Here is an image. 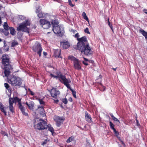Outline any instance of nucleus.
<instances>
[{
  "label": "nucleus",
  "mask_w": 147,
  "mask_h": 147,
  "mask_svg": "<svg viewBox=\"0 0 147 147\" xmlns=\"http://www.w3.org/2000/svg\"><path fill=\"white\" fill-rule=\"evenodd\" d=\"M32 49L34 52H37V54L39 55V57L41 56L42 49L40 44L39 43H35Z\"/></svg>",
  "instance_id": "8"
},
{
  "label": "nucleus",
  "mask_w": 147,
  "mask_h": 147,
  "mask_svg": "<svg viewBox=\"0 0 147 147\" xmlns=\"http://www.w3.org/2000/svg\"><path fill=\"white\" fill-rule=\"evenodd\" d=\"M138 31L139 32L142 34L144 36L145 39L147 40V32L141 28Z\"/></svg>",
  "instance_id": "22"
},
{
  "label": "nucleus",
  "mask_w": 147,
  "mask_h": 147,
  "mask_svg": "<svg viewBox=\"0 0 147 147\" xmlns=\"http://www.w3.org/2000/svg\"><path fill=\"white\" fill-rule=\"evenodd\" d=\"M74 36L77 38L78 41L77 45L73 46L74 49L79 50L82 53H84V54L86 55H89L93 53L86 36L79 38V34L77 33L74 35Z\"/></svg>",
  "instance_id": "1"
},
{
  "label": "nucleus",
  "mask_w": 147,
  "mask_h": 147,
  "mask_svg": "<svg viewBox=\"0 0 147 147\" xmlns=\"http://www.w3.org/2000/svg\"><path fill=\"white\" fill-rule=\"evenodd\" d=\"M74 137L73 136H72L69 137L66 140V142L67 143H69L74 140Z\"/></svg>",
  "instance_id": "34"
},
{
  "label": "nucleus",
  "mask_w": 147,
  "mask_h": 147,
  "mask_svg": "<svg viewBox=\"0 0 147 147\" xmlns=\"http://www.w3.org/2000/svg\"><path fill=\"white\" fill-rule=\"evenodd\" d=\"M109 125L111 128L113 129V131L115 129L114 128L115 125L111 121L109 122Z\"/></svg>",
  "instance_id": "35"
},
{
  "label": "nucleus",
  "mask_w": 147,
  "mask_h": 147,
  "mask_svg": "<svg viewBox=\"0 0 147 147\" xmlns=\"http://www.w3.org/2000/svg\"><path fill=\"white\" fill-rule=\"evenodd\" d=\"M2 23L1 19V17L0 16V24H1Z\"/></svg>",
  "instance_id": "61"
},
{
  "label": "nucleus",
  "mask_w": 147,
  "mask_h": 147,
  "mask_svg": "<svg viewBox=\"0 0 147 147\" xmlns=\"http://www.w3.org/2000/svg\"><path fill=\"white\" fill-rule=\"evenodd\" d=\"M82 16L83 18L86 20L87 21L89 22V19L87 17L86 13L84 12H83L82 14Z\"/></svg>",
  "instance_id": "30"
},
{
  "label": "nucleus",
  "mask_w": 147,
  "mask_h": 147,
  "mask_svg": "<svg viewBox=\"0 0 147 147\" xmlns=\"http://www.w3.org/2000/svg\"><path fill=\"white\" fill-rule=\"evenodd\" d=\"M22 79L18 77L11 75L8 78V82L14 86H20L22 84Z\"/></svg>",
  "instance_id": "2"
},
{
  "label": "nucleus",
  "mask_w": 147,
  "mask_h": 147,
  "mask_svg": "<svg viewBox=\"0 0 147 147\" xmlns=\"http://www.w3.org/2000/svg\"><path fill=\"white\" fill-rule=\"evenodd\" d=\"M8 68H6V67H4L3 69H4V76L7 77V81L8 82V78L11 75H9L11 73L10 70L13 69L12 66H11V68L9 69V67H7Z\"/></svg>",
  "instance_id": "12"
},
{
  "label": "nucleus",
  "mask_w": 147,
  "mask_h": 147,
  "mask_svg": "<svg viewBox=\"0 0 147 147\" xmlns=\"http://www.w3.org/2000/svg\"><path fill=\"white\" fill-rule=\"evenodd\" d=\"M2 41V39L1 38H0V42Z\"/></svg>",
  "instance_id": "63"
},
{
  "label": "nucleus",
  "mask_w": 147,
  "mask_h": 147,
  "mask_svg": "<svg viewBox=\"0 0 147 147\" xmlns=\"http://www.w3.org/2000/svg\"><path fill=\"white\" fill-rule=\"evenodd\" d=\"M85 118L86 121L90 122L91 121L92 118L90 115L88 114V113L86 111L85 112Z\"/></svg>",
  "instance_id": "21"
},
{
  "label": "nucleus",
  "mask_w": 147,
  "mask_h": 147,
  "mask_svg": "<svg viewBox=\"0 0 147 147\" xmlns=\"http://www.w3.org/2000/svg\"><path fill=\"white\" fill-rule=\"evenodd\" d=\"M47 140H46L45 141H44L42 143V145H44L46 143H47Z\"/></svg>",
  "instance_id": "48"
},
{
  "label": "nucleus",
  "mask_w": 147,
  "mask_h": 147,
  "mask_svg": "<svg viewBox=\"0 0 147 147\" xmlns=\"http://www.w3.org/2000/svg\"><path fill=\"white\" fill-rule=\"evenodd\" d=\"M54 55L55 57L62 58L61 55V50L60 49H56L54 51Z\"/></svg>",
  "instance_id": "16"
},
{
  "label": "nucleus",
  "mask_w": 147,
  "mask_h": 147,
  "mask_svg": "<svg viewBox=\"0 0 147 147\" xmlns=\"http://www.w3.org/2000/svg\"><path fill=\"white\" fill-rule=\"evenodd\" d=\"M0 109H3L4 108V107L3 106V105H0Z\"/></svg>",
  "instance_id": "53"
},
{
  "label": "nucleus",
  "mask_w": 147,
  "mask_h": 147,
  "mask_svg": "<svg viewBox=\"0 0 147 147\" xmlns=\"http://www.w3.org/2000/svg\"><path fill=\"white\" fill-rule=\"evenodd\" d=\"M43 55L44 56H46L47 55V53L46 52L44 51L43 52Z\"/></svg>",
  "instance_id": "55"
},
{
  "label": "nucleus",
  "mask_w": 147,
  "mask_h": 147,
  "mask_svg": "<svg viewBox=\"0 0 147 147\" xmlns=\"http://www.w3.org/2000/svg\"><path fill=\"white\" fill-rule=\"evenodd\" d=\"M28 106V108L31 110H33L34 108V103L32 101H30L28 103L27 102L25 103Z\"/></svg>",
  "instance_id": "17"
},
{
  "label": "nucleus",
  "mask_w": 147,
  "mask_h": 147,
  "mask_svg": "<svg viewBox=\"0 0 147 147\" xmlns=\"http://www.w3.org/2000/svg\"><path fill=\"white\" fill-rule=\"evenodd\" d=\"M9 107L10 111L12 113L15 112L14 109L13 105L14 102V100L13 98V99L12 98L10 97L9 98Z\"/></svg>",
  "instance_id": "13"
},
{
  "label": "nucleus",
  "mask_w": 147,
  "mask_h": 147,
  "mask_svg": "<svg viewBox=\"0 0 147 147\" xmlns=\"http://www.w3.org/2000/svg\"><path fill=\"white\" fill-rule=\"evenodd\" d=\"M50 92L51 96L55 99L57 98V96L60 93V92L59 90L54 87L51 90Z\"/></svg>",
  "instance_id": "10"
},
{
  "label": "nucleus",
  "mask_w": 147,
  "mask_h": 147,
  "mask_svg": "<svg viewBox=\"0 0 147 147\" xmlns=\"http://www.w3.org/2000/svg\"><path fill=\"white\" fill-rule=\"evenodd\" d=\"M84 32L86 33L90 34V32L89 31V29L88 28H86L84 30Z\"/></svg>",
  "instance_id": "39"
},
{
  "label": "nucleus",
  "mask_w": 147,
  "mask_h": 147,
  "mask_svg": "<svg viewBox=\"0 0 147 147\" xmlns=\"http://www.w3.org/2000/svg\"><path fill=\"white\" fill-rule=\"evenodd\" d=\"M119 140L121 142V144L123 145V146H125V144L124 143V142L122 141L120 139V140Z\"/></svg>",
  "instance_id": "50"
},
{
  "label": "nucleus",
  "mask_w": 147,
  "mask_h": 147,
  "mask_svg": "<svg viewBox=\"0 0 147 147\" xmlns=\"http://www.w3.org/2000/svg\"><path fill=\"white\" fill-rule=\"evenodd\" d=\"M62 102L65 104H67V100L66 98H63L62 99Z\"/></svg>",
  "instance_id": "42"
},
{
  "label": "nucleus",
  "mask_w": 147,
  "mask_h": 147,
  "mask_svg": "<svg viewBox=\"0 0 147 147\" xmlns=\"http://www.w3.org/2000/svg\"><path fill=\"white\" fill-rule=\"evenodd\" d=\"M63 48L64 49L68 48L70 46V43L67 41H63L61 42Z\"/></svg>",
  "instance_id": "18"
},
{
  "label": "nucleus",
  "mask_w": 147,
  "mask_h": 147,
  "mask_svg": "<svg viewBox=\"0 0 147 147\" xmlns=\"http://www.w3.org/2000/svg\"><path fill=\"white\" fill-rule=\"evenodd\" d=\"M38 109H39V113L42 116L44 117L46 116L44 108L43 107H38Z\"/></svg>",
  "instance_id": "20"
},
{
  "label": "nucleus",
  "mask_w": 147,
  "mask_h": 147,
  "mask_svg": "<svg viewBox=\"0 0 147 147\" xmlns=\"http://www.w3.org/2000/svg\"><path fill=\"white\" fill-rule=\"evenodd\" d=\"M102 76L101 75H100L98 77V78H97L96 79V82L97 83H100V84L102 86V83H100L101 81V78H102Z\"/></svg>",
  "instance_id": "28"
},
{
  "label": "nucleus",
  "mask_w": 147,
  "mask_h": 147,
  "mask_svg": "<svg viewBox=\"0 0 147 147\" xmlns=\"http://www.w3.org/2000/svg\"><path fill=\"white\" fill-rule=\"evenodd\" d=\"M28 90L30 92V94L31 95L33 96L34 95V93L32 91L30 88L28 89Z\"/></svg>",
  "instance_id": "45"
},
{
  "label": "nucleus",
  "mask_w": 147,
  "mask_h": 147,
  "mask_svg": "<svg viewBox=\"0 0 147 147\" xmlns=\"http://www.w3.org/2000/svg\"><path fill=\"white\" fill-rule=\"evenodd\" d=\"M13 99L14 100V102H15V103L17 102L18 103V108L21 110L22 114L24 115L27 116L28 115V114L27 113L25 112V108L22 105L21 103L22 98H20L17 97H14Z\"/></svg>",
  "instance_id": "6"
},
{
  "label": "nucleus",
  "mask_w": 147,
  "mask_h": 147,
  "mask_svg": "<svg viewBox=\"0 0 147 147\" xmlns=\"http://www.w3.org/2000/svg\"><path fill=\"white\" fill-rule=\"evenodd\" d=\"M54 103H58L59 102V100H54Z\"/></svg>",
  "instance_id": "51"
},
{
  "label": "nucleus",
  "mask_w": 147,
  "mask_h": 147,
  "mask_svg": "<svg viewBox=\"0 0 147 147\" xmlns=\"http://www.w3.org/2000/svg\"><path fill=\"white\" fill-rule=\"evenodd\" d=\"M39 22L40 25L45 29H48L51 26L50 22L46 19H41Z\"/></svg>",
  "instance_id": "9"
},
{
  "label": "nucleus",
  "mask_w": 147,
  "mask_h": 147,
  "mask_svg": "<svg viewBox=\"0 0 147 147\" xmlns=\"http://www.w3.org/2000/svg\"><path fill=\"white\" fill-rule=\"evenodd\" d=\"M47 127H48V130L49 131L51 132L52 133V135H53V134L54 133V129L52 127H49L48 125Z\"/></svg>",
  "instance_id": "32"
},
{
  "label": "nucleus",
  "mask_w": 147,
  "mask_h": 147,
  "mask_svg": "<svg viewBox=\"0 0 147 147\" xmlns=\"http://www.w3.org/2000/svg\"><path fill=\"white\" fill-rule=\"evenodd\" d=\"M82 63L84 65H88V63L86 61H83Z\"/></svg>",
  "instance_id": "49"
},
{
  "label": "nucleus",
  "mask_w": 147,
  "mask_h": 147,
  "mask_svg": "<svg viewBox=\"0 0 147 147\" xmlns=\"http://www.w3.org/2000/svg\"><path fill=\"white\" fill-rule=\"evenodd\" d=\"M113 132H114V134H115V136L117 137V138L119 139L120 140V137L119 136V132L117 131L116 129L113 131Z\"/></svg>",
  "instance_id": "33"
},
{
  "label": "nucleus",
  "mask_w": 147,
  "mask_h": 147,
  "mask_svg": "<svg viewBox=\"0 0 147 147\" xmlns=\"http://www.w3.org/2000/svg\"><path fill=\"white\" fill-rule=\"evenodd\" d=\"M4 49L6 51H8L9 49V47L8 46H7V45H6V43L4 42Z\"/></svg>",
  "instance_id": "36"
},
{
  "label": "nucleus",
  "mask_w": 147,
  "mask_h": 147,
  "mask_svg": "<svg viewBox=\"0 0 147 147\" xmlns=\"http://www.w3.org/2000/svg\"><path fill=\"white\" fill-rule=\"evenodd\" d=\"M22 23L25 27L30 26V21L28 20H26L25 22Z\"/></svg>",
  "instance_id": "27"
},
{
  "label": "nucleus",
  "mask_w": 147,
  "mask_h": 147,
  "mask_svg": "<svg viewBox=\"0 0 147 147\" xmlns=\"http://www.w3.org/2000/svg\"><path fill=\"white\" fill-rule=\"evenodd\" d=\"M36 13H38V14H37V16L39 18H42L44 16V14L42 12H40V10H38V9H36Z\"/></svg>",
  "instance_id": "25"
},
{
  "label": "nucleus",
  "mask_w": 147,
  "mask_h": 147,
  "mask_svg": "<svg viewBox=\"0 0 147 147\" xmlns=\"http://www.w3.org/2000/svg\"><path fill=\"white\" fill-rule=\"evenodd\" d=\"M69 5L71 7H73L74 5L72 4L71 0H68Z\"/></svg>",
  "instance_id": "40"
},
{
  "label": "nucleus",
  "mask_w": 147,
  "mask_h": 147,
  "mask_svg": "<svg viewBox=\"0 0 147 147\" xmlns=\"http://www.w3.org/2000/svg\"><path fill=\"white\" fill-rule=\"evenodd\" d=\"M56 76L52 74H50V76L52 77L57 79L58 78L59 81L63 83L65 85L68 83H70L71 81L69 80L66 78L65 76L63 75L61 73L60 71H57L56 72Z\"/></svg>",
  "instance_id": "3"
},
{
  "label": "nucleus",
  "mask_w": 147,
  "mask_h": 147,
  "mask_svg": "<svg viewBox=\"0 0 147 147\" xmlns=\"http://www.w3.org/2000/svg\"><path fill=\"white\" fill-rule=\"evenodd\" d=\"M143 11L144 12V13L146 14H147V9H144Z\"/></svg>",
  "instance_id": "54"
},
{
  "label": "nucleus",
  "mask_w": 147,
  "mask_h": 147,
  "mask_svg": "<svg viewBox=\"0 0 147 147\" xmlns=\"http://www.w3.org/2000/svg\"><path fill=\"white\" fill-rule=\"evenodd\" d=\"M1 111L2 112H3L5 115H7V113H6V111L4 110V109H1Z\"/></svg>",
  "instance_id": "44"
},
{
  "label": "nucleus",
  "mask_w": 147,
  "mask_h": 147,
  "mask_svg": "<svg viewBox=\"0 0 147 147\" xmlns=\"http://www.w3.org/2000/svg\"><path fill=\"white\" fill-rule=\"evenodd\" d=\"M51 22L53 28L59 26V22L57 20H52Z\"/></svg>",
  "instance_id": "23"
},
{
  "label": "nucleus",
  "mask_w": 147,
  "mask_h": 147,
  "mask_svg": "<svg viewBox=\"0 0 147 147\" xmlns=\"http://www.w3.org/2000/svg\"><path fill=\"white\" fill-rule=\"evenodd\" d=\"M68 59H71L74 62V67L75 69L78 70H80L81 67L79 63L78 59L76 58L73 56H70L68 57Z\"/></svg>",
  "instance_id": "7"
},
{
  "label": "nucleus",
  "mask_w": 147,
  "mask_h": 147,
  "mask_svg": "<svg viewBox=\"0 0 147 147\" xmlns=\"http://www.w3.org/2000/svg\"><path fill=\"white\" fill-rule=\"evenodd\" d=\"M103 87L104 88V89H105V87L104 86H103Z\"/></svg>",
  "instance_id": "62"
},
{
  "label": "nucleus",
  "mask_w": 147,
  "mask_h": 147,
  "mask_svg": "<svg viewBox=\"0 0 147 147\" xmlns=\"http://www.w3.org/2000/svg\"><path fill=\"white\" fill-rule=\"evenodd\" d=\"M136 125L137 126H139L140 125V124L139 123V122L138 121V120L137 119V118H136Z\"/></svg>",
  "instance_id": "47"
},
{
  "label": "nucleus",
  "mask_w": 147,
  "mask_h": 147,
  "mask_svg": "<svg viewBox=\"0 0 147 147\" xmlns=\"http://www.w3.org/2000/svg\"><path fill=\"white\" fill-rule=\"evenodd\" d=\"M4 86L7 89H8L9 88V85L7 83H5L4 84Z\"/></svg>",
  "instance_id": "41"
},
{
  "label": "nucleus",
  "mask_w": 147,
  "mask_h": 147,
  "mask_svg": "<svg viewBox=\"0 0 147 147\" xmlns=\"http://www.w3.org/2000/svg\"><path fill=\"white\" fill-rule=\"evenodd\" d=\"M0 32L3 33L5 36H7L9 34L8 30L3 29V28L0 29Z\"/></svg>",
  "instance_id": "24"
},
{
  "label": "nucleus",
  "mask_w": 147,
  "mask_h": 147,
  "mask_svg": "<svg viewBox=\"0 0 147 147\" xmlns=\"http://www.w3.org/2000/svg\"><path fill=\"white\" fill-rule=\"evenodd\" d=\"M3 53V52H2V50H1V49H0V54H2Z\"/></svg>",
  "instance_id": "60"
},
{
  "label": "nucleus",
  "mask_w": 147,
  "mask_h": 147,
  "mask_svg": "<svg viewBox=\"0 0 147 147\" xmlns=\"http://www.w3.org/2000/svg\"><path fill=\"white\" fill-rule=\"evenodd\" d=\"M2 59V63L4 66V67H6V68L9 67V69L11 68V65H10L11 61L10 60L9 56L6 54H3L2 55L1 58Z\"/></svg>",
  "instance_id": "4"
},
{
  "label": "nucleus",
  "mask_w": 147,
  "mask_h": 147,
  "mask_svg": "<svg viewBox=\"0 0 147 147\" xmlns=\"http://www.w3.org/2000/svg\"><path fill=\"white\" fill-rule=\"evenodd\" d=\"M18 16V17L20 18V19L22 20H24L25 17L21 15H19Z\"/></svg>",
  "instance_id": "43"
},
{
  "label": "nucleus",
  "mask_w": 147,
  "mask_h": 147,
  "mask_svg": "<svg viewBox=\"0 0 147 147\" xmlns=\"http://www.w3.org/2000/svg\"><path fill=\"white\" fill-rule=\"evenodd\" d=\"M9 29L10 34L13 36L15 35L16 34V31L14 28L13 27H10Z\"/></svg>",
  "instance_id": "26"
},
{
  "label": "nucleus",
  "mask_w": 147,
  "mask_h": 147,
  "mask_svg": "<svg viewBox=\"0 0 147 147\" xmlns=\"http://www.w3.org/2000/svg\"><path fill=\"white\" fill-rule=\"evenodd\" d=\"M108 24L109 26L110 27V28L111 29L112 31H113V29L112 25V24H111L109 22V18L108 19Z\"/></svg>",
  "instance_id": "37"
},
{
  "label": "nucleus",
  "mask_w": 147,
  "mask_h": 147,
  "mask_svg": "<svg viewBox=\"0 0 147 147\" xmlns=\"http://www.w3.org/2000/svg\"><path fill=\"white\" fill-rule=\"evenodd\" d=\"M39 121L36 124H34V127L35 129L43 130L47 128L48 125L46 122L43 120L40 119H39Z\"/></svg>",
  "instance_id": "5"
},
{
  "label": "nucleus",
  "mask_w": 147,
  "mask_h": 147,
  "mask_svg": "<svg viewBox=\"0 0 147 147\" xmlns=\"http://www.w3.org/2000/svg\"><path fill=\"white\" fill-rule=\"evenodd\" d=\"M112 119L115 121L118 122L119 123H120V121L119 120H118L117 118L114 117Z\"/></svg>",
  "instance_id": "46"
},
{
  "label": "nucleus",
  "mask_w": 147,
  "mask_h": 147,
  "mask_svg": "<svg viewBox=\"0 0 147 147\" xmlns=\"http://www.w3.org/2000/svg\"><path fill=\"white\" fill-rule=\"evenodd\" d=\"M54 119L56 122L57 125L58 127H59L61 123L63 122V119L62 117L59 116H56L54 117Z\"/></svg>",
  "instance_id": "15"
},
{
  "label": "nucleus",
  "mask_w": 147,
  "mask_h": 147,
  "mask_svg": "<svg viewBox=\"0 0 147 147\" xmlns=\"http://www.w3.org/2000/svg\"><path fill=\"white\" fill-rule=\"evenodd\" d=\"M117 67H116V68H112V69L113 70H114V71H116V69H117Z\"/></svg>",
  "instance_id": "59"
},
{
  "label": "nucleus",
  "mask_w": 147,
  "mask_h": 147,
  "mask_svg": "<svg viewBox=\"0 0 147 147\" xmlns=\"http://www.w3.org/2000/svg\"><path fill=\"white\" fill-rule=\"evenodd\" d=\"M16 30L18 31L24 32L29 33V28L25 27L22 23H21L17 27Z\"/></svg>",
  "instance_id": "11"
},
{
  "label": "nucleus",
  "mask_w": 147,
  "mask_h": 147,
  "mask_svg": "<svg viewBox=\"0 0 147 147\" xmlns=\"http://www.w3.org/2000/svg\"><path fill=\"white\" fill-rule=\"evenodd\" d=\"M39 101L40 104L42 105L43 106H44L45 105V102L42 100V99H39Z\"/></svg>",
  "instance_id": "38"
},
{
  "label": "nucleus",
  "mask_w": 147,
  "mask_h": 147,
  "mask_svg": "<svg viewBox=\"0 0 147 147\" xmlns=\"http://www.w3.org/2000/svg\"><path fill=\"white\" fill-rule=\"evenodd\" d=\"M53 30L55 34L58 35L59 36H61L62 35L60 27L59 25L53 27Z\"/></svg>",
  "instance_id": "14"
},
{
  "label": "nucleus",
  "mask_w": 147,
  "mask_h": 147,
  "mask_svg": "<svg viewBox=\"0 0 147 147\" xmlns=\"http://www.w3.org/2000/svg\"><path fill=\"white\" fill-rule=\"evenodd\" d=\"M18 44V43L17 41L15 40H14L11 43V47H14Z\"/></svg>",
  "instance_id": "31"
},
{
  "label": "nucleus",
  "mask_w": 147,
  "mask_h": 147,
  "mask_svg": "<svg viewBox=\"0 0 147 147\" xmlns=\"http://www.w3.org/2000/svg\"><path fill=\"white\" fill-rule=\"evenodd\" d=\"M68 100L70 102H72V98L71 97H69L68 98Z\"/></svg>",
  "instance_id": "52"
},
{
  "label": "nucleus",
  "mask_w": 147,
  "mask_h": 147,
  "mask_svg": "<svg viewBox=\"0 0 147 147\" xmlns=\"http://www.w3.org/2000/svg\"><path fill=\"white\" fill-rule=\"evenodd\" d=\"M69 83H67L65 85L72 92V95L75 98H76V92L73 89H72L70 85V84H69Z\"/></svg>",
  "instance_id": "19"
},
{
  "label": "nucleus",
  "mask_w": 147,
  "mask_h": 147,
  "mask_svg": "<svg viewBox=\"0 0 147 147\" xmlns=\"http://www.w3.org/2000/svg\"><path fill=\"white\" fill-rule=\"evenodd\" d=\"M84 59L85 61H88V59L86 58H84Z\"/></svg>",
  "instance_id": "58"
},
{
  "label": "nucleus",
  "mask_w": 147,
  "mask_h": 147,
  "mask_svg": "<svg viewBox=\"0 0 147 147\" xmlns=\"http://www.w3.org/2000/svg\"><path fill=\"white\" fill-rule=\"evenodd\" d=\"M1 133L2 134H3V135H4L5 133V132L3 131H1Z\"/></svg>",
  "instance_id": "57"
},
{
  "label": "nucleus",
  "mask_w": 147,
  "mask_h": 147,
  "mask_svg": "<svg viewBox=\"0 0 147 147\" xmlns=\"http://www.w3.org/2000/svg\"><path fill=\"white\" fill-rule=\"evenodd\" d=\"M77 1V0H75V1Z\"/></svg>",
  "instance_id": "64"
},
{
  "label": "nucleus",
  "mask_w": 147,
  "mask_h": 147,
  "mask_svg": "<svg viewBox=\"0 0 147 147\" xmlns=\"http://www.w3.org/2000/svg\"><path fill=\"white\" fill-rule=\"evenodd\" d=\"M111 117H112V119H113L115 117L114 116V115H113L112 114V113H111L110 114Z\"/></svg>",
  "instance_id": "56"
},
{
  "label": "nucleus",
  "mask_w": 147,
  "mask_h": 147,
  "mask_svg": "<svg viewBox=\"0 0 147 147\" xmlns=\"http://www.w3.org/2000/svg\"><path fill=\"white\" fill-rule=\"evenodd\" d=\"M3 27L4 28L3 29H4L5 30H9V28H10L9 26L7 23L6 22H5L4 23V24L3 25Z\"/></svg>",
  "instance_id": "29"
}]
</instances>
